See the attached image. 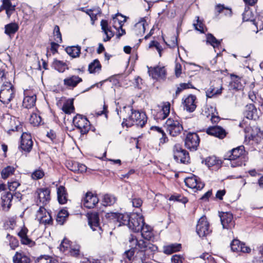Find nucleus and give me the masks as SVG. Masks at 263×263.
<instances>
[{
	"mask_svg": "<svg viewBox=\"0 0 263 263\" xmlns=\"http://www.w3.org/2000/svg\"><path fill=\"white\" fill-rule=\"evenodd\" d=\"M70 248V241L67 239H64L60 245L59 249L63 253H66Z\"/></svg>",
	"mask_w": 263,
	"mask_h": 263,
	"instance_id": "603ef678",
	"label": "nucleus"
},
{
	"mask_svg": "<svg viewBox=\"0 0 263 263\" xmlns=\"http://www.w3.org/2000/svg\"><path fill=\"white\" fill-rule=\"evenodd\" d=\"M206 42L211 45L214 48L218 47L220 45V41L217 40L212 34L206 35Z\"/></svg>",
	"mask_w": 263,
	"mask_h": 263,
	"instance_id": "09e8293b",
	"label": "nucleus"
},
{
	"mask_svg": "<svg viewBox=\"0 0 263 263\" xmlns=\"http://www.w3.org/2000/svg\"><path fill=\"white\" fill-rule=\"evenodd\" d=\"M28 229L25 228H22L18 232L17 235L20 238L21 242L22 244L27 245L30 247L33 246L34 242L28 238L27 236Z\"/></svg>",
	"mask_w": 263,
	"mask_h": 263,
	"instance_id": "393cba45",
	"label": "nucleus"
},
{
	"mask_svg": "<svg viewBox=\"0 0 263 263\" xmlns=\"http://www.w3.org/2000/svg\"><path fill=\"white\" fill-rule=\"evenodd\" d=\"M13 199V193L10 192L5 193L2 196V206L4 208H6L8 210L11 205V201Z\"/></svg>",
	"mask_w": 263,
	"mask_h": 263,
	"instance_id": "f704fd0d",
	"label": "nucleus"
},
{
	"mask_svg": "<svg viewBox=\"0 0 263 263\" xmlns=\"http://www.w3.org/2000/svg\"><path fill=\"white\" fill-rule=\"evenodd\" d=\"M123 22L118 20L117 16L113 17V25L112 26L115 29H118V28H121L123 25Z\"/></svg>",
	"mask_w": 263,
	"mask_h": 263,
	"instance_id": "338daca9",
	"label": "nucleus"
},
{
	"mask_svg": "<svg viewBox=\"0 0 263 263\" xmlns=\"http://www.w3.org/2000/svg\"><path fill=\"white\" fill-rule=\"evenodd\" d=\"M144 223V218L142 216L133 213L130 214V220L128 227L135 232H139Z\"/></svg>",
	"mask_w": 263,
	"mask_h": 263,
	"instance_id": "9d476101",
	"label": "nucleus"
},
{
	"mask_svg": "<svg viewBox=\"0 0 263 263\" xmlns=\"http://www.w3.org/2000/svg\"><path fill=\"white\" fill-rule=\"evenodd\" d=\"M223 89L222 81L218 80L215 82L213 85L206 91V96L211 98L222 93Z\"/></svg>",
	"mask_w": 263,
	"mask_h": 263,
	"instance_id": "f3484780",
	"label": "nucleus"
},
{
	"mask_svg": "<svg viewBox=\"0 0 263 263\" xmlns=\"http://www.w3.org/2000/svg\"><path fill=\"white\" fill-rule=\"evenodd\" d=\"M101 29L106 37L103 39L104 42L109 41L114 35V32L111 30V27L108 26V22L106 20H102L101 22Z\"/></svg>",
	"mask_w": 263,
	"mask_h": 263,
	"instance_id": "c756f323",
	"label": "nucleus"
},
{
	"mask_svg": "<svg viewBox=\"0 0 263 263\" xmlns=\"http://www.w3.org/2000/svg\"><path fill=\"white\" fill-rule=\"evenodd\" d=\"M23 102V106L26 108H30L33 107L36 100V95L30 90H25Z\"/></svg>",
	"mask_w": 263,
	"mask_h": 263,
	"instance_id": "aec40b11",
	"label": "nucleus"
},
{
	"mask_svg": "<svg viewBox=\"0 0 263 263\" xmlns=\"http://www.w3.org/2000/svg\"><path fill=\"white\" fill-rule=\"evenodd\" d=\"M52 66L59 72H63L66 69H68L66 63L57 59L54 60Z\"/></svg>",
	"mask_w": 263,
	"mask_h": 263,
	"instance_id": "58836bf2",
	"label": "nucleus"
},
{
	"mask_svg": "<svg viewBox=\"0 0 263 263\" xmlns=\"http://www.w3.org/2000/svg\"><path fill=\"white\" fill-rule=\"evenodd\" d=\"M33 142L30 134L23 133L21 136V148L24 151L30 152L32 149Z\"/></svg>",
	"mask_w": 263,
	"mask_h": 263,
	"instance_id": "6ab92c4d",
	"label": "nucleus"
},
{
	"mask_svg": "<svg viewBox=\"0 0 263 263\" xmlns=\"http://www.w3.org/2000/svg\"><path fill=\"white\" fill-rule=\"evenodd\" d=\"M7 117L5 118L4 125L7 130L11 131L22 130V126L17 118L14 117H10L9 115H7Z\"/></svg>",
	"mask_w": 263,
	"mask_h": 263,
	"instance_id": "9b49d317",
	"label": "nucleus"
},
{
	"mask_svg": "<svg viewBox=\"0 0 263 263\" xmlns=\"http://www.w3.org/2000/svg\"><path fill=\"white\" fill-rule=\"evenodd\" d=\"M199 142V137L196 133H190L187 134L185 139V146L191 151H196Z\"/></svg>",
	"mask_w": 263,
	"mask_h": 263,
	"instance_id": "ddd939ff",
	"label": "nucleus"
},
{
	"mask_svg": "<svg viewBox=\"0 0 263 263\" xmlns=\"http://www.w3.org/2000/svg\"><path fill=\"white\" fill-rule=\"evenodd\" d=\"M171 261L173 263H182V257L179 255H174L172 257Z\"/></svg>",
	"mask_w": 263,
	"mask_h": 263,
	"instance_id": "774afa93",
	"label": "nucleus"
},
{
	"mask_svg": "<svg viewBox=\"0 0 263 263\" xmlns=\"http://www.w3.org/2000/svg\"><path fill=\"white\" fill-rule=\"evenodd\" d=\"M174 159L177 162L187 164L190 162V158L189 153L183 149L179 144H175L173 147Z\"/></svg>",
	"mask_w": 263,
	"mask_h": 263,
	"instance_id": "423d86ee",
	"label": "nucleus"
},
{
	"mask_svg": "<svg viewBox=\"0 0 263 263\" xmlns=\"http://www.w3.org/2000/svg\"><path fill=\"white\" fill-rule=\"evenodd\" d=\"M146 24L144 18H141L140 20L134 26V31L137 35H142L145 32Z\"/></svg>",
	"mask_w": 263,
	"mask_h": 263,
	"instance_id": "72a5a7b5",
	"label": "nucleus"
},
{
	"mask_svg": "<svg viewBox=\"0 0 263 263\" xmlns=\"http://www.w3.org/2000/svg\"><path fill=\"white\" fill-rule=\"evenodd\" d=\"M82 81V79L78 76H72L65 79L63 81L64 84L68 87H75L79 83Z\"/></svg>",
	"mask_w": 263,
	"mask_h": 263,
	"instance_id": "473e14b6",
	"label": "nucleus"
},
{
	"mask_svg": "<svg viewBox=\"0 0 263 263\" xmlns=\"http://www.w3.org/2000/svg\"><path fill=\"white\" fill-rule=\"evenodd\" d=\"M251 13L250 11H246L243 14V21H251L253 23L257 28L258 26L259 27L260 29H263V20H259V17L256 19L251 20L247 17V16L249 15Z\"/></svg>",
	"mask_w": 263,
	"mask_h": 263,
	"instance_id": "37998d69",
	"label": "nucleus"
},
{
	"mask_svg": "<svg viewBox=\"0 0 263 263\" xmlns=\"http://www.w3.org/2000/svg\"><path fill=\"white\" fill-rule=\"evenodd\" d=\"M164 127L167 132L173 136L175 137L179 135L183 130V126L179 121L176 118H169L166 121Z\"/></svg>",
	"mask_w": 263,
	"mask_h": 263,
	"instance_id": "39448f33",
	"label": "nucleus"
},
{
	"mask_svg": "<svg viewBox=\"0 0 263 263\" xmlns=\"http://www.w3.org/2000/svg\"><path fill=\"white\" fill-rule=\"evenodd\" d=\"M149 47L150 48L154 47L158 51L160 57L161 56L162 48L161 45L158 42L155 41H152L149 44Z\"/></svg>",
	"mask_w": 263,
	"mask_h": 263,
	"instance_id": "680f3d73",
	"label": "nucleus"
},
{
	"mask_svg": "<svg viewBox=\"0 0 263 263\" xmlns=\"http://www.w3.org/2000/svg\"><path fill=\"white\" fill-rule=\"evenodd\" d=\"M18 29V26L17 24L10 23L5 26V33L11 36L13 35Z\"/></svg>",
	"mask_w": 263,
	"mask_h": 263,
	"instance_id": "a18cd8bd",
	"label": "nucleus"
},
{
	"mask_svg": "<svg viewBox=\"0 0 263 263\" xmlns=\"http://www.w3.org/2000/svg\"><path fill=\"white\" fill-rule=\"evenodd\" d=\"M140 232L142 237L146 240H151L154 237L152 228L145 222L141 227Z\"/></svg>",
	"mask_w": 263,
	"mask_h": 263,
	"instance_id": "2f4dec72",
	"label": "nucleus"
},
{
	"mask_svg": "<svg viewBox=\"0 0 263 263\" xmlns=\"http://www.w3.org/2000/svg\"><path fill=\"white\" fill-rule=\"evenodd\" d=\"M101 70V65L98 59H95L88 65V71L90 73L99 72Z\"/></svg>",
	"mask_w": 263,
	"mask_h": 263,
	"instance_id": "a19ab883",
	"label": "nucleus"
},
{
	"mask_svg": "<svg viewBox=\"0 0 263 263\" xmlns=\"http://www.w3.org/2000/svg\"><path fill=\"white\" fill-rule=\"evenodd\" d=\"M2 6L6 10L8 17H10L15 10V5H12L10 0H3Z\"/></svg>",
	"mask_w": 263,
	"mask_h": 263,
	"instance_id": "ea45409f",
	"label": "nucleus"
},
{
	"mask_svg": "<svg viewBox=\"0 0 263 263\" xmlns=\"http://www.w3.org/2000/svg\"><path fill=\"white\" fill-rule=\"evenodd\" d=\"M68 216V213L66 210H61L57 214L56 221L60 225H62L66 220Z\"/></svg>",
	"mask_w": 263,
	"mask_h": 263,
	"instance_id": "c03bdc74",
	"label": "nucleus"
},
{
	"mask_svg": "<svg viewBox=\"0 0 263 263\" xmlns=\"http://www.w3.org/2000/svg\"><path fill=\"white\" fill-rule=\"evenodd\" d=\"M244 116L248 119H256L258 117L257 109L254 105L250 104L245 106Z\"/></svg>",
	"mask_w": 263,
	"mask_h": 263,
	"instance_id": "c85d7f7f",
	"label": "nucleus"
},
{
	"mask_svg": "<svg viewBox=\"0 0 263 263\" xmlns=\"http://www.w3.org/2000/svg\"><path fill=\"white\" fill-rule=\"evenodd\" d=\"M15 168L13 166H8L4 168L2 172L1 175L3 179H6L14 173Z\"/></svg>",
	"mask_w": 263,
	"mask_h": 263,
	"instance_id": "8fccbe9b",
	"label": "nucleus"
},
{
	"mask_svg": "<svg viewBox=\"0 0 263 263\" xmlns=\"http://www.w3.org/2000/svg\"><path fill=\"white\" fill-rule=\"evenodd\" d=\"M20 185V183L17 181H12L8 182V189L10 192H14L18 186Z\"/></svg>",
	"mask_w": 263,
	"mask_h": 263,
	"instance_id": "0e129e2a",
	"label": "nucleus"
},
{
	"mask_svg": "<svg viewBox=\"0 0 263 263\" xmlns=\"http://www.w3.org/2000/svg\"><path fill=\"white\" fill-rule=\"evenodd\" d=\"M15 96V89L9 82H4L0 90V101L5 104H8Z\"/></svg>",
	"mask_w": 263,
	"mask_h": 263,
	"instance_id": "20e7f679",
	"label": "nucleus"
},
{
	"mask_svg": "<svg viewBox=\"0 0 263 263\" xmlns=\"http://www.w3.org/2000/svg\"><path fill=\"white\" fill-rule=\"evenodd\" d=\"M36 263H58L57 259L48 255H43L36 260Z\"/></svg>",
	"mask_w": 263,
	"mask_h": 263,
	"instance_id": "de8ad7c7",
	"label": "nucleus"
},
{
	"mask_svg": "<svg viewBox=\"0 0 263 263\" xmlns=\"http://www.w3.org/2000/svg\"><path fill=\"white\" fill-rule=\"evenodd\" d=\"M35 194L37 197V204L43 206L49 203L50 200V191L48 188L38 189Z\"/></svg>",
	"mask_w": 263,
	"mask_h": 263,
	"instance_id": "1a4fd4ad",
	"label": "nucleus"
},
{
	"mask_svg": "<svg viewBox=\"0 0 263 263\" xmlns=\"http://www.w3.org/2000/svg\"><path fill=\"white\" fill-rule=\"evenodd\" d=\"M128 241L131 249L123 254L122 263H132V260L134 263H147L158 250L156 245L138 240L134 234L129 236Z\"/></svg>",
	"mask_w": 263,
	"mask_h": 263,
	"instance_id": "f257e3e1",
	"label": "nucleus"
},
{
	"mask_svg": "<svg viewBox=\"0 0 263 263\" xmlns=\"http://www.w3.org/2000/svg\"><path fill=\"white\" fill-rule=\"evenodd\" d=\"M65 50L68 55L75 58L79 57L81 47L79 46L68 47L66 48Z\"/></svg>",
	"mask_w": 263,
	"mask_h": 263,
	"instance_id": "79ce46f5",
	"label": "nucleus"
},
{
	"mask_svg": "<svg viewBox=\"0 0 263 263\" xmlns=\"http://www.w3.org/2000/svg\"><path fill=\"white\" fill-rule=\"evenodd\" d=\"M209 223L205 216H202L198 221L196 226V232L200 237H203L211 232Z\"/></svg>",
	"mask_w": 263,
	"mask_h": 263,
	"instance_id": "6e6552de",
	"label": "nucleus"
},
{
	"mask_svg": "<svg viewBox=\"0 0 263 263\" xmlns=\"http://www.w3.org/2000/svg\"><path fill=\"white\" fill-rule=\"evenodd\" d=\"M196 98L194 95H190L183 100V104L186 110L189 112H193L196 108L195 100Z\"/></svg>",
	"mask_w": 263,
	"mask_h": 263,
	"instance_id": "a878e982",
	"label": "nucleus"
},
{
	"mask_svg": "<svg viewBox=\"0 0 263 263\" xmlns=\"http://www.w3.org/2000/svg\"><path fill=\"white\" fill-rule=\"evenodd\" d=\"M205 164L210 167L217 163V160L215 157H210L205 159Z\"/></svg>",
	"mask_w": 263,
	"mask_h": 263,
	"instance_id": "052dcab7",
	"label": "nucleus"
},
{
	"mask_svg": "<svg viewBox=\"0 0 263 263\" xmlns=\"http://www.w3.org/2000/svg\"><path fill=\"white\" fill-rule=\"evenodd\" d=\"M7 238L9 241V245L12 249L14 250L18 246V241L15 237H14L10 234H7Z\"/></svg>",
	"mask_w": 263,
	"mask_h": 263,
	"instance_id": "5fc2aeb1",
	"label": "nucleus"
},
{
	"mask_svg": "<svg viewBox=\"0 0 263 263\" xmlns=\"http://www.w3.org/2000/svg\"><path fill=\"white\" fill-rule=\"evenodd\" d=\"M194 26L196 30L201 33L204 32V25L202 22L199 20L198 16L197 17V23L194 24Z\"/></svg>",
	"mask_w": 263,
	"mask_h": 263,
	"instance_id": "bf43d9fd",
	"label": "nucleus"
},
{
	"mask_svg": "<svg viewBox=\"0 0 263 263\" xmlns=\"http://www.w3.org/2000/svg\"><path fill=\"white\" fill-rule=\"evenodd\" d=\"M184 182L187 186L196 191L202 190L204 186V183L199 178L195 175H192L184 179Z\"/></svg>",
	"mask_w": 263,
	"mask_h": 263,
	"instance_id": "f8f14e48",
	"label": "nucleus"
},
{
	"mask_svg": "<svg viewBox=\"0 0 263 263\" xmlns=\"http://www.w3.org/2000/svg\"><path fill=\"white\" fill-rule=\"evenodd\" d=\"M206 133L208 135L217 137L219 139H223L227 135V132L222 127L219 126L209 127L206 129Z\"/></svg>",
	"mask_w": 263,
	"mask_h": 263,
	"instance_id": "412c9836",
	"label": "nucleus"
},
{
	"mask_svg": "<svg viewBox=\"0 0 263 263\" xmlns=\"http://www.w3.org/2000/svg\"><path fill=\"white\" fill-rule=\"evenodd\" d=\"M132 109V107L130 106H124L122 108H116L117 114L120 118H122L123 120L122 124L126 125V122H127L128 119V116L130 115Z\"/></svg>",
	"mask_w": 263,
	"mask_h": 263,
	"instance_id": "bb28decb",
	"label": "nucleus"
},
{
	"mask_svg": "<svg viewBox=\"0 0 263 263\" xmlns=\"http://www.w3.org/2000/svg\"><path fill=\"white\" fill-rule=\"evenodd\" d=\"M128 121L126 122V126L127 127L136 124L142 127L147 122V117L145 112L133 109H132L130 115L128 116Z\"/></svg>",
	"mask_w": 263,
	"mask_h": 263,
	"instance_id": "7ed1b4c3",
	"label": "nucleus"
},
{
	"mask_svg": "<svg viewBox=\"0 0 263 263\" xmlns=\"http://www.w3.org/2000/svg\"><path fill=\"white\" fill-rule=\"evenodd\" d=\"M88 224L93 231H97L99 234L102 232L100 226V219L97 213H91L88 214Z\"/></svg>",
	"mask_w": 263,
	"mask_h": 263,
	"instance_id": "2eb2a0df",
	"label": "nucleus"
},
{
	"mask_svg": "<svg viewBox=\"0 0 263 263\" xmlns=\"http://www.w3.org/2000/svg\"><path fill=\"white\" fill-rule=\"evenodd\" d=\"M149 75L154 79H163L166 77V69L164 66L148 67Z\"/></svg>",
	"mask_w": 263,
	"mask_h": 263,
	"instance_id": "dca6fc26",
	"label": "nucleus"
},
{
	"mask_svg": "<svg viewBox=\"0 0 263 263\" xmlns=\"http://www.w3.org/2000/svg\"><path fill=\"white\" fill-rule=\"evenodd\" d=\"M13 261L14 263H29L30 258L23 253L16 252L13 257Z\"/></svg>",
	"mask_w": 263,
	"mask_h": 263,
	"instance_id": "4c0bfd02",
	"label": "nucleus"
},
{
	"mask_svg": "<svg viewBox=\"0 0 263 263\" xmlns=\"http://www.w3.org/2000/svg\"><path fill=\"white\" fill-rule=\"evenodd\" d=\"M112 216L116 219L117 221L119 222V226L122 225H128V223L130 220V215L127 213L121 214V213H112Z\"/></svg>",
	"mask_w": 263,
	"mask_h": 263,
	"instance_id": "cd10ccee",
	"label": "nucleus"
},
{
	"mask_svg": "<svg viewBox=\"0 0 263 263\" xmlns=\"http://www.w3.org/2000/svg\"><path fill=\"white\" fill-rule=\"evenodd\" d=\"M74 125L79 129L81 134H86L90 128V124L87 119L81 115H77L73 119Z\"/></svg>",
	"mask_w": 263,
	"mask_h": 263,
	"instance_id": "0eeeda50",
	"label": "nucleus"
},
{
	"mask_svg": "<svg viewBox=\"0 0 263 263\" xmlns=\"http://www.w3.org/2000/svg\"><path fill=\"white\" fill-rule=\"evenodd\" d=\"M58 199L60 204H65L67 201V194L64 186L61 185L57 189Z\"/></svg>",
	"mask_w": 263,
	"mask_h": 263,
	"instance_id": "c9c22d12",
	"label": "nucleus"
},
{
	"mask_svg": "<svg viewBox=\"0 0 263 263\" xmlns=\"http://www.w3.org/2000/svg\"><path fill=\"white\" fill-rule=\"evenodd\" d=\"M66 165L68 169L74 173H82L87 170V167L84 164L76 161H69L67 162Z\"/></svg>",
	"mask_w": 263,
	"mask_h": 263,
	"instance_id": "b1692460",
	"label": "nucleus"
},
{
	"mask_svg": "<svg viewBox=\"0 0 263 263\" xmlns=\"http://www.w3.org/2000/svg\"><path fill=\"white\" fill-rule=\"evenodd\" d=\"M171 104L169 102H164L162 104L160 111L155 115L157 119L164 120L170 113Z\"/></svg>",
	"mask_w": 263,
	"mask_h": 263,
	"instance_id": "7c9ffc66",
	"label": "nucleus"
},
{
	"mask_svg": "<svg viewBox=\"0 0 263 263\" xmlns=\"http://www.w3.org/2000/svg\"><path fill=\"white\" fill-rule=\"evenodd\" d=\"M68 252L70 255L73 256H77L79 254L80 247L78 246H76L73 248H70Z\"/></svg>",
	"mask_w": 263,
	"mask_h": 263,
	"instance_id": "69168bd1",
	"label": "nucleus"
},
{
	"mask_svg": "<svg viewBox=\"0 0 263 263\" xmlns=\"http://www.w3.org/2000/svg\"><path fill=\"white\" fill-rule=\"evenodd\" d=\"M149 47L150 48L154 47L158 51L160 57L161 56L162 48L161 45L158 42L155 41H152L149 44Z\"/></svg>",
	"mask_w": 263,
	"mask_h": 263,
	"instance_id": "e2e57ef3",
	"label": "nucleus"
},
{
	"mask_svg": "<svg viewBox=\"0 0 263 263\" xmlns=\"http://www.w3.org/2000/svg\"><path fill=\"white\" fill-rule=\"evenodd\" d=\"M45 173L44 171L42 168H39L32 172L31 177L34 180H39L42 179Z\"/></svg>",
	"mask_w": 263,
	"mask_h": 263,
	"instance_id": "864d4df0",
	"label": "nucleus"
},
{
	"mask_svg": "<svg viewBox=\"0 0 263 263\" xmlns=\"http://www.w3.org/2000/svg\"><path fill=\"white\" fill-rule=\"evenodd\" d=\"M99 199L97 195L91 193H87L83 200L84 206L88 209L93 208L98 203Z\"/></svg>",
	"mask_w": 263,
	"mask_h": 263,
	"instance_id": "5701e85b",
	"label": "nucleus"
},
{
	"mask_svg": "<svg viewBox=\"0 0 263 263\" xmlns=\"http://www.w3.org/2000/svg\"><path fill=\"white\" fill-rule=\"evenodd\" d=\"M116 201L115 197L111 195L106 194L102 199V204L104 206H110L114 204Z\"/></svg>",
	"mask_w": 263,
	"mask_h": 263,
	"instance_id": "49530a36",
	"label": "nucleus"
},
{
	"mask_svg": "<svg viewBox=\"0 0 263 263\" xmlns=\"http://www.w3.org/2000/svg\"><path fill=\"white\" fill-rule=\"evenodd\" d=\"M243 153L244 147L243 146H238L228 153L225 156V159L230 161L232 167L241 166L243 164L242 155Z\"/></svg>",
	"mask_w": 263,
	"mask_h": 263,
	"instance_id": "f03ea898",
	"label": "nucleus"
},
{
	"mask_svg": "<svg viewBox=\"0 0 263 263\" xmlns=\"http://www.w3.org/2000/svg\"><path fill=\"white\" fill-rule=\"evenodd\" d=\"M190 88H192V85L191 83H180L179 86L177 87V89L176 91V94L177 95L179 94L183 90Z\"/></svg>",
	"mask_w": 263,
	"mask_h": 263,
	"instance_id": "4d7b16f0",
	"label": "nucleus"
},
{
	"mask_svg": "<svg viewBox=\"0 0 263 263\" xmlns=\"http://www.w3.org/2000/svg\"><path fill=\"white\" fill-rule=\"evenodd\" d=\"M220 220L223 229H231L234 227V221L232 214L223 212L220 215Z\"/></svg>",
	"mask_w": 263,
	"mask_h": 263,
	"instance_id": "a211bd4d",
	"label": "nucleus"
},
{
	"mask_svg": "<svg viewBox=\"0 0 263 263\" xmlns=\"http://www.w3.org/2000/svg\"><path fill=\"white\" fill-rule=\"evenodd\" d=\"M63 111L67 114H69L72 112L74 110V106L73 105V102L72 101H67L62 107Z\"/></svg>",
	"mask_w": 263,
	"mask_h": 263,
	"instance_id": "3c124183",
	"label": "nucleus"
},
{
	"mask_svg": "<svg viewBox=\"0 0 263 263\" xmlns=\"http://www.w3.org/2000/svg\"><path fill=\"white\" fill-rule=\"evenodd\" d=\"M181 248L180 243H173L163 247V252L166 254H171L174 252L179 251Z\"/></svg>",
	"mask_w": 263,
	"mask_h": 263,
	"instance_id": "e433bc0d",
	"label": "nucleus"
},
{
	"mask_svg": "<svg viewBox=\"0 0 263 263\" xmlns=\"http://www.w3.org/2000/svg\"><path fill=\"white\" fill-rule=\"evenodd\" d=\"M53 33L54 40L57 43H61L62 42V35L60 31L59 27L58 26H55L53 30Z\"/></svg>",
	"mask_w": 263,
	"mask_h": 263,
	"instance_id": "13d9d810",
	"label": "nucleus"
},
{
	"mask_svg": "<svg viewBox=\"0 0 263 263\" xmlns=\"http://www.w3.org/2000/svg\"><path fill=\"white\" fill-rule=\"evenodd\" d=\"M30 123L33 126L39 125L41 122V118L36 114H32L29 119Z\"/></svg>",
	"mask_w": 263,
	"mask_h": 263,
	"instance_id": "6e6d98bb",
	"label": "nucleus"
},
{
	"mask_svg": "<svg viewBox=\"0 0 263 263\" xmlns=\"http://www.w3.org/2000/svg\"><path fill=\"white\" fill-rule=\"evenodd\" d=\"M36 219L40 223L46 224H50L52 222V219L50 213L42 206H40L37 211Z\"/></svg>",
	"mask_w": 263,
	"mask_h": 263,
	"instance_id": "4468645a",
	"label": "nucleus"
},
{
	"mask_svg": "<svg viewBox=\"0 0 263 263\" xmlns=\"http://www.w3.org/2000/svg\"><path fill=\"white\" fill-rule=\"evenodd\" d=\"M231 248L234 252H241L242 253H249L251 252V248L246 246L245 243L240 242L238 239H234L231 243Z\"/></svg>",
	"mask_w": 263,
	"mask_h": 263,
	"instance_id": "4be33fe9",
	"label": "nucleus"
}]
</instances>
